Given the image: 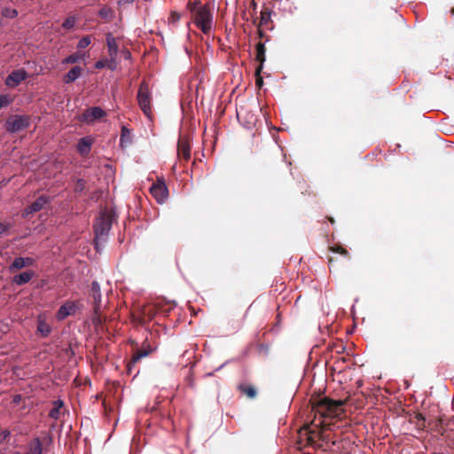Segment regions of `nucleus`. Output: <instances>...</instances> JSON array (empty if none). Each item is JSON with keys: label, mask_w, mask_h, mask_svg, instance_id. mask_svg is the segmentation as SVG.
I'll use <instances>...</instances> for the list:
<instances>
[{"label": "nucleus", "mask_w": 454, "mask_h": 454, "mask_svg": "<svg viewBox=\"0 0 454 454\" xmlns=\"http://www.w3.org/2000/svg\"><path fill=\"white\" fill-rule=\"evenodd\" d=\"M113 225V215L106 211H101L96 218L94 229V247L100 253L108 240V235Z\"/></svg>", "instance_id": "obj_1"}, {"label": "nucleus", "mask_w": 454, "mask_h": 454, "mask_svg": "<svg viewBox=\"0 0 454 454\" xmlns=\"http://www.w3.org/2000/svg\"><path fill=\"white\" fill-rule=\"evenodd\" d=\"M30 125V118L27 115L13 114L9 116L4 122V129L10 134H15L25 130Z\"/></svg>", "instance_id": "obj_2"}, {"label": "nucleus", "mask_w": 454, "mask_h": 454, "mask_svg": "<svg viewBox=\"0 0 454 454\" xmlns=\"http://www.w3.org/2000/svg\"><path fill=\"white\" fill-rule=\"evenodd\" d=\"M194 22L200 30L207 35L211 31L212 14L208 6L199 7L194 14Z\"/></svg>", "instance_id": "obj_3"}, {"label": "nucleus", "mask_w": 454, "mask_h": 454, "mask_svg": "<svg viewBox=\"0 0 454 454\" xmlns=\"http://www.w3.org/2000/svg\"><path fill=\"white\" fill-rule=\"evenodd\" d=\"M138 88L137 98L139 107L147 117H150L152 114L153 93L150 87Z\"/></svg>", "instance_id": "obj_4"}, {"label": "nucleus", "mask_w": 454, "mask_h": 454, "mask_svg": "<svg viewBox=\"0 0 454 454\" xmlns=\"http://www.w3.org/2000/svg\"><path fill=\"white\" fill-rule=\"evenodd\" d=\"M237 118L241 126L248 130L253 129L259 121V114L245 107H241L237 111Z\"/></svg>", "instance_id": "obj_5"}, {"label": "nucleus", "mask_w": 454, "mask_h": 454, "mask_svg": "<svg viewBox=\"0 0 454 454\" xmlns=\"http://www.w3.org/2000/svg\"><path fill=\"white\" fill-rule=\"evenodd\" d=\"M342 405L340 401H334L324 397L320 401V405L318 407V412L324 418L336 417L338 415V410Z\"/></svg>", "instance_id": "obj_6"}, {"label": "nucleus", "mask_w": 454, "mask_h": 454, "mask_svg": "<svg viewBox=\"0 0 454 454\" xmlns=\"http://www.w3.org/2000/svg\"><path fill=\"white\" fill-rule=\"evenodd\" d=\"M106 115V112L99 106H92L86 109L78 116V121L84 123H92Z\"/></svg>", "instance_id": "obj_7"}, {"label": "nucleus", "mask_w": 454, "mask_h": 454, "mask_svg": "<svg viewBox=\"0 0 454 454\" xmlns=\"http://www.w3.org/2000/svg\"><path fill=\"white\" fill-rule=\"evenodd\" d=\"M79 301H67L57 310L56 318L59 321H63L71 315L75 314L79 309Z\"/></svg>", "instance_id": "obj_8"}, {"label": "nucleus", "mask_w": 454, "mask_h": 454, "mask_svg": "<svg viewBox=\"0 0 454 454\" xmlns=\"http://www.w3.org/2000/svg\"><path fill=\"white\" fill-rule=\"evenodd\" d=\"M50 202V199L46 195L39 196L34 202L27 206L22 212V217L26 218L29 215L39 212L43 207Z\"/></svg>", "instance_id": "obj_9"}, {"label": "nucleus", "mask_w": 454, "mask_h": 454, "mask_svg": "<svg viewBox=\"0 0 454 454\" xmlns=\"http://www.w3.org/2000/svg\"><path fill=\"white\" fill-rule=\"evenodd\" d=\"M150 190L152 195L159 203H163L168 194V187L164 182L153 184Z\"/></svg>", "instance_id": "obj_10"}, {"label": "nucleus", "mask_w": 454, "mask_h": 454, "mask_svg": "<svg viewBox=\"0 0 454 454\" xmlns=\"http://www.w3.org/2000/svg\"><path fill=\"white\" fill-rule=\"evenodd\" d=\"M52 332V327L46 322L45 318L39 315L36 319V333L42 338H47Z\"/></svg>", "instance_id": "obj_11"}, {"label": "nucleus", "mask_w": 454, "mask_h": 454, "mask_svg": "<svg viewBox=\"0 0 454 454\" xmlns=\"http://www.w3.org/2000/svg\"><path fill=\"white\" fill-rule=\"evenodd\" d=\"M35 276V271L28 270L19 274H16L12 278V284L16 286H23L28 283Z\"/></svg>", "instance_id": "obj_12"}, {"label": "nucleus", "mask_w": 454, "mask_h": 454, "mask_svg": "<svg viewBox=\"0 0 454 454\" xmlns=\"http://www.w3.org/2000/svg\"><path fill=\"white\" fill-rule=\"evenodd\" d=\"M91 296L94 301V310L98 312L101 306V290L100 285L98 281L94 280L90 286Z\"/></svg>", "instance_id": "obj_13"}, {"label": "nucleus", "mask_w": 454, "mask_h": 454, "mask_svg": "<svg viewBox=\"0 0 454 454\" xmlns=\"http://www.w3.org/2000/svg\"><path fill=\"white\" fill-rule=\"evenodd\" d=\"M27 72L23 69H19L12 72L5 81V85L19 84L27 78Z\"/></svg>", "instance_id": "obj_14"}, {"label": "nucleus", "mask_w": 454, "mask_h": 454, "mask_svg": "<svg viewBox=\"0 0 454 454\" xmlns=\"http://www.w3.org/2000/svg\"><path fill=\"white\" fill-rule=\"evenodd\" d=\"M132 144V136L131 129H129L125 125H121V136H120V146L122 149L129 146Z\"/></svg>", "instance_id": "obj_15"}, {"label": "nucleus", "mask_w": 454, "mask_h": 454, "mask_svg": "<svg viewBox=\"0 0 454 454\" xmlns=\"http://www.w3.org/2000/svg\"><path fill=\"white\" fill-rule=\"evenodd\" d=\"M91 145L92 141L90 137H83L80 138L76 147L78 153L82 156L88 155L91 150Z\"/></svg>", "instance_id": "obj_16"}, {"label": "nucleus", "mask_w": 454, "mask_h": 454, "mask_svg": "<svg viewBox=\"0 0 454 454\" xmlns=\"http://www.w3.org/2000/svg\"><path fill=\"white\" fill-rule=\"evenodd\" d=\"M106 46L109 53V57L115 60V58L118 53V45L116 43V39L113 36L111 33L106 34Z\"/></svg>", "instance_id": "obj_17"}, {"label": "nucleus", "mask_w": 454, "mask_h": 454, "mask_svg": "<svg viewBox=\"0 0 454 454\" xmlns=\"http://www.w3.org/2000/svg\"><path fill=\"white\" fill-rule=\"evenodd\" d=\"M177 154L180 159H184L186 161L190 160L191 146L186 141L179 140L177 145Z\"/></svg>", "instance_id": "obj_18"}, {"label": "nucleus", "mask_w": 454, "mask_h": 454, "mask_svg": "<svg viewBox=\"0 0 454 454\" xmlns=\"http://www.w3.org/2000/svg\"><path fill=\"white\" fill-rule=\"evenodd\" d=\"M82 74V68L78 66L72 67L64 76L65 83L74 82Z\"/></svg>", "instance_id": "obj_19"}, {"label": "nucleus", "mask_w": 454, "mask_h": 454, "mask_svg": "<svg viewBox=\"0 0 454 454\" xmlns=\"http://www.w3.org/2000/svg\"><path fill=\"white\" fill-rule=\"evenodd\" d=\"M238 389L243 394L253 399L257 395L255 387L247 383H240L238 385Z\"/></svg>", "instance_id": "obj_20"}, {"label": "nucleus", "mask_w": 454, "mask_h": 454, "mask_svg": "<svg viewBox=\"0 0 454 454\" xmlns=\"http://www.w3.org/2000/svg\"><path fill=\"white\" fill-rule=\"evenodd\" d=\"M87 52H82V51H77L76 52L67 56L64 60V64H74L81 60L84 61L87 57Z\"/></svg>", "instance_id": "obj_21"}, {"label": "nucleus", "mask_w": 454, "mask_h": 454, "mask_svg": "<svg viewBox=\"0 0 454 454\" xmlns=\"http://www.w3.org/2000/svg\"><path fill=\"white\" fill-rule=\"evenodd\" d=\"M28 454H42L43 442L39 437H35L27 445Z\"/></svg>", "instance_id": "obj_22"}, {"label": "nucleus", "mask_w": 454, "mask_h": 454, "mask_svg": "<svg viewBox=\"0 0 454 454\" xmlns=\"http://www.w3.org/2000/svg\"><path fill=\"white\" fill-rule=\"evenodd\" d=\"M151 353V350H140L137 352L131 358V360L129 362L127 365V369L129 373H131L132 367L135 365L137 362H138L140 359L147 356Z\"/></svg>", "instance_id": "obj_23"}, {"label": "nucleus", "mask_w": 454, "mask_h": 454, "mask_svg": "<svg viewBox=\"0 0 454 454\" xmlns=\"http://www.w3.org/2000/svg\"><path fill=\"white\" fill-rule=\"evenodd\" d=\"M98 16L106 22H109L115 18V12L111 7L104 6L98 11Z\"/></svg>", "instance_id": "obj_24"}, {"label": "nucleus", "mask_w": 454, "mask_h": 454, "mask_svg": "<svg viewBox=\"0 0 454 454\" xmlns=\"http://www.w3.org/2000/svg\"><path fill=\"white\" fill-rule=\"evenodd\" d=\"M116 67V63H115V60L112 58L110 59H99L98 60L96 63H95V67L97 69H102V68H108L110 70H114Z\"/></svg>", "instance_id": "obj_25"}, {"label": "nucleus", "mask_w": 454, "mask_h": 454, "mask_svg": "<svg viewBox=\"0 0 454 454\" xmlns=\"http://www.w3.org/2000/svg\"><path fill=\"white\" fill-rule=\"evenodd\" d=\"M53 407L49 411V417L53 419H58L60 415V409L64 406V402L61 399H58L53 402Z\"/></svg>", "instance_id": "obj_26"}, {"label": "nucleus", "mask_w": 454, "mask_h": 454, "mask_svg": "<svg viewBox=\"0 0 454 454\" xmlns=\"http://www.w3.org/2000/svg\"><path fill=\"white\" fill-rule=\"evenodd\" d=\"M27 266V262L24 257L19 256L15 257L12 262L9 266V270H18L25 268Z\"/></svg>", "instance_id": "obj_27"}, {"label": "nucleus", "mask_w": 454, "mask_h": 454, "mask_svg": "<svg viewBox=\"0 0 454 454\" xmlns=\"http://www.w3.org/2000/svg\"><path fill=\"white\" fill-rule=\"evenodd\" d=\"M265 45L263 43H258L256 45V60L260 63V67L263 64L265 61Z\"/></svg>", "instance_id": "obj_28"}, {"label": "nucleus", "mask_w": 454, "mask_h": 454, "mask_svg": "<svg viewBox=\"0 0 454 454\" xmlns=\"http://www.w3.org/2000/svg\"><path fill=\"white\" fill-rule=\"evenodd\" d=\"M270 15H271L270 10L268 8H264L261 12V20H260L259 27H261V26L267 27L268 23L270 21Z\"/></svg>", "instance_id": "obj_29"}, {"label": "nucleus", "mask_w": 454, "mask_h": 454, "mask_svg": "<svg viewBox=\"0 0 454 454\" xmlns=\"http://www.w3.org/2000/svg\"><path fill=\"white\" fill-rule=\"evenodd\" d=\"M90 43H91V36L85 35L79 40L76 47H77L78 51H81V50L88 47Z\"/></svg>", "instance_id": "obj_30"}, {"label": "nucleus", "mask_w": 454, "mask_h": 454, "mask_svg": "<svg viewBox=\"0 0 454 454\" xmlns=\"http://www.w3.org/2000/svg\"><path fill=\"white\" fill-rule=\"evenodd\" d=\"M13 101V98L6 94L0 95V109L7 107Z\"/></svg>", "instance_id": "obj_31"}, {"label": "nucleus", "mask_w": 454, "mask_h": 454, "mask_svg": "<svg viewBox=\"0 0 454 454\" xmlns=\"http://www.w3.org/2000/svg\"><path fill=\"white\" fill-rule=\"evenodd\" d=\"M75 22H76V18L74 16H69L64 20L62 27L65 29L68 30L74 27Z\"/></svg>", "instance_id": "obj_32"}, {"label": "nucleus", "mask_w": 454, "mask_h": 454, "mask_svg": "<svg viewBox=\"0 0 454 454\" xmlns=\"http://www.w3.org/2000/svg\"><path fill=\"white\" fill-rule=\"evenodd\" d=\"M86 186V181L82 178H78L76 181V184L74 187V192L76 193H82L84 192Z\"/></svg>", "instance_id": "obj_33"}, {"label": "nucleus", "mask_w": 454, "mask_h": 454, "mask_svg": "<svg viewBox=\"0 0 454 454\" xmlns=\"http://www.w3.org/2000/svg\"><path fill=\"white\" fill-rule=\"evenodd\" d=\"M2 14H3V16H4L6 18L13 19L18 16V11L15 9L4 8L2 11Z\"/></svg>", "instance_id": "obj_34"}, {"label": "nucleus", "mask_w": 454, "mask_h": 454, "mask_svg": "<svg viewBox=\"0 0 454 454\" xmlns=\"http://www.w3.org/2000/svg\"><path fill=\"white\" fill-rule=\"evenodd\" d=\"M199 4V2L197 1H194V2H192V1H189L188 4H187V7L188 9L190 10L191 12L193 13V15L195 14L196 11H197V4Z\"/></svg>", "instance_id": "obj_35"}, {"label": "nucleus", "mask_w": 454, "mask_h": 454, "mask_svg": "<svg viewBox=\"0 0 454 454\" xmlns=\"http://www.w3.org/2000/svg\"><path fill=\"white\" fill-rule=\"evenodd\" d=\"M231 362V360H227L225 361L223 364H222L220 366H218L217 368L215 369L214 372H207L205 376L206 377H211L214 375V373L215 372H219L220 370H222L226 364H228L229 363Z\"/></svg>", "instance_id": "obj_36"}, {"label": "nucleus", "mask_w": 454, "mask_h": 454, "mask_svg": "<svg viewBox=\"0 0 454 454\" xmlns=\"http://www.w3.org/2000/svg\"><path fill=\"white\" fill-rule=\"evenodd\" d=\"M11 433L9 430H3L0 432V443L4 442L9 436Z\"/></svg>", "instance_id": "obj_37"}, {"label": "nucleus", "mask_w": 454, "mask_h": 454, "mask_svg": "<svg viewBox=\"0 0 454 454\" xmlns=\"http://www.w3.org/2000/svg\"><path fill=\"white\" fill-rule=\"evenodd\" d=\"M42 442L46 444H51L52 442V436L51 434L46 433L43 437Z\"/></svg>", "instance_id": "obj_38"}, {"label": "nucleus", "mask_w": 454, "mask_h": 454, "mask_svg": "<svg viewBox=\"0 0 454 454\" xmlns=\"http://www.w3.org/2000/svg\"><path fill=\"white\" fill-rule=\"evenodd\" d=\"M9 231V225L0 222V234H6Z\"/></svg>", "instance_id": "obj_39"}, {"label": "nucleus", "mask_w": 454, "mask_h": 454, "mask_svg": "<svg viewBox=\"0 0 454 454\" xmlns=\"http://www.w3.org/2000/svg\"><path fill=\"white\" fill-rule=\"evenodd\" d=\"M135 0H119V4H132Z\"/></svg>", "instance_id": "obj_40"}, {"label": "nucleus", "mask_w": 454, "mask_h": 454, "mask_svg": "<svg viewBox=\"0 0 454 454\" xmlns=\"http://www.w3.org/2000/svg\"><path fill=\"white\" fill-rule=\"evenodd\" d=\"M258 36L262 39V38H265L266 37V35L264 34V32L259 27L258 28Z\"/></svg>", "instance_id": "obj_41"}, {"label": "nucleus", "mask_w": 454, "mask_h": 454, "mask_svg": "<svg viewBox=\"0 0 454 454\" xmlns=\"http://www.w3.org/2000/svg\"><path fill=\"white\" fill-rule=\"evenodd\" d=\"M262 84H263L262 78L261 76H258L255 81V85H262Z\"/></svg>", "instance_id": "obj_42"}, {"label": "nucleus", "mask_w": 454, "mask_h": 454, "mask_svg": "<svg viewBox=\"0 0 454 454\" xmlns=\"http://www.w3.org/2000/svg\"><path fill=\"white\" fill-rule=\"evenodd\" d=\"M20 400H21V395H14V397H13V402L14 403H18Z\"/></svg>", "instance_id": "obj_43"}, {"label": "nucleus", "mask_w": 454, "mask_h": 454, "mask_svg": "<svg viewBox=\"0 0 454 454\" xmlns=\"http://www.w3.org/2000/svg\"><path fill=\"white\" fill-rule=\"evenodd\" d=\"M24 258H25V261L27 262V266L31 265L34 262V260L30 257H24Z\"/></svg>", "instance_id": "obj_44"}, {"label": "nucleus", "mask_w": 454, "mask_h": 454, "mask_svg": "<svg viewBox=\"0 0 454 454\" xmlns=\"http://www.w3.org/2000/svg\"><path fill=\"white\" fill-rule=\"evenodd\" d=\"M261 348L263 349L266 353H268V350H269V347L266 345H261Z\"/></svg>", "instance_id": "obj_45"}, {"label": "nucleus", "mask_w": 454, "mask_h": 454, "mask_svg": "<svg viewBox=\"0 0 454 454\" xmlns=\"http://www.w3.org/2000/svg\"><path fill=\"white\" fill-rule=\"evenodd\" d=\"M403 384H404V388H405V389L409 388V387H410V383H409V381H408V380H404V381H403Z\"/></svg>", "instance_id": "obj_46"}, {"label": "nucleus", "mask_w": 454, "mask_h": 454, "mask_svg": "<svg viewBox=\"0 0 454 454\" xmlns=\"http://www.w3.org/2000/svg\"><path fill=\"white\" fill-rule=\"evenodd\" d=\"M130 58V52L129 51H125V59H129Z\"/></svg>", "instance_id": "obj_47"}, {"label": "nucleus", "mask_w": 454, "mask_h": 454, "mask_svg": "<svg viewBox=\"0 0 454 454\" xmlns=\"http://www.w3.org/2000/svg\"><path fill=\"white\" fill-rule=\"evenodd\" d=\"M340 253L344 254V255L348 254V252L346 250L342 249V248L340 249Z\"/></svg>", "instance_id": "obj_48"}, {"label": "nucleus", "mask_w": 454, "mask_h": 454, "mask_svg": "<svg viewBox=\"0 0 454 454\" xmlns=\"http://www.w3.org/2000/svg\"><path fill=\"white\" fill-rule=\"evenodd\" d=\"M189 385L192 387H193V380L192 379L189 380Z\"/></svg>", "instance_id": "obj_49"}, {"label": "nucleus", "mask_w": 454, "mask_h": 454, "mask_svg": "<svg viewBox=\"0 0 454 454\" xmlns=\"http://www.w3.org/2000/svg\"><path fill=\"white\" fill-rule=\"evenodd\" d=\"M450 13H451V15H452V16H454V7H453V8H451V10H450Z\"/></svg>", "instance_id": "obj_50"}, {"label": "nucleus", "mask_w": 454, "mask_h": 454, "mask_svg": "<svg viewBox=\"0 0 454 454\" xmlns=\"http://www.w3.org/2000/svg\"><path fill=\"white\" fill-rule=\"evenodd\" d=\"M195 88H196V93L198 94V93H199V89H200V87L196 86Z\"/></svg>", "instance_id": "obj_51"}]
</instances>
